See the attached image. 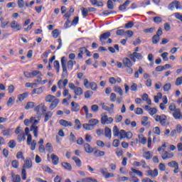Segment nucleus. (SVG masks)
<instances>
[{
  "label": "nucleus",
  "mask_w": 182,
  "mask_h": 182,
  "mask_svg": "<svg viewBox=\"0 0 182 182\" xmlns=\"http://www.w3.org/2000/svg\"><path fill=\"white\" fill-rule=\"evenodd\" d=\"M36 103L33 102H27L26 105L25 106L26 110H30V109H33L36 106Z\"/></svg>",
  "instance_id": "c756f323"
},
{
  "label": "nucleus",
  "mask_w": 182,
  "mask_h": 182,
  "mask_svg": "<svg viewBox=\"0 0 182 182\" xmlns=\"http://www.w3.org/2000/svg\"><path fill=\"white\" fill-rule=\"evenodd\" d=\"M59 105V99L55 98L50 105L49 109L50 110H53L55 107Z\"/></svg>",
  "instance_id": "6ab92c4d"
},
{
  "label": "nucleus",
  "mask_w": 182,
  "mask_h": 182,
  "mask_svg": "<svg viewBox=\"0 0 182 182\" xmlns=\"http://www.w3.org/2000/svg\"><path fill=\"white\" fill-rule=\"evenodd\" d=\"M176 86H181L182 85V76L178 77L176 78V80L175 82Z\"/></svg>",
  "instance_id": "5fc2aeb1"
},
{
  "label": "nucleus",
  "mask_w": 182,
  "mask_h": 182,
  "mask_svg": "<svg viewBox=\"0 0 182 182\" xmlns=\"http://www.w3.org/2000/svg\"><path fill=\"white\" fill-rule=\"evenodd\" d=\"M42 168H43V170L46 173H53V171H52V170L50 169V168H49V166H42Z\"/></svg>",
  "instance_id": "bf43d9fd"
},
{
  "label": "nucleus",
  "mask_w": 182,
  "mask_h": 182,
  "mask_svg": "<svg viewBox=\"0 0 182 182\" xmlns=\"http://www.w3.org/2000/svg\"><path fill=\"white\" fill-rule=\"evenodd\" d=\"M113 134L115 137H117V136H119V134L120 132H119V127H117V126H114L113 129Z\"/></svg>",
  "instance_id": "49530a36"
},
{
  "label": "nucleus",
  "mask_w": 182,
  "mask_h": 182,
  "mask_svg": "<svg viewBox=\"0 0 182 182\" xmlns=\"http://www.w3.org/2000/svg\"><path fill=\"white\" fill-rule=\"evenodd\" d=\"M144 157L146 160H150V159H151V153H150V151L144 152Z\"/></svg>",
  "instance_id": "603ef678"
},
{
  "label": "nucleus",
  "mask_w": 182,
  "mask_h": 182,
  "mask_svg": "<svg viewBox=\"0 0 182 182\" xmlns=\"http://www.w3.org/2000/svg\"><path fill=\"white\" fill-rule=\"evenodd\" d=\"M32 77H41L42 76V73L38 70H33L31 71Z\"/></svg>",
  "instance_id": "7c9ffc66"
},
{
  "label": "nucleus",
  "mask_w": 182,
  "mask_h": 182,
  "mask_svg": "<svg viewBox=\"0 0 182 182\" xmlns=\"http://www.w3.org/2000/svg\"><path fill=\"white\" fill-rule=\"evenodd\" d=\"M154 119L156 122H160L161 126H166L167 124V117L164 114L156 115Z\"/></svg>",
  "instance_id": "20e7f679"
},
{
  "label": "nucleus",
  "mask_w": 182,
  "mask_h": 182,
  "mask_svg": "<svg viewBox=\"0 0 182 182\" xmlns=\"http://www.w3.org/2000/svg\"><path fill=\"white\" fill-rule=\"evenodd\" d=\"M28 96V92H25L19 95L18 97V99L20 102H22V100H25V99H26Z\"/></svg>",
  "instance_id": "ea45409f"
},
{
  "label": "nucleus",
  "mask_w": 182,
  "mask_h": 182,
  "mask_svg": "<svg viewBox=\"0 0 182 182\" xmlns=\"http://www.w3.org/2000/svg\"><path fill=\"white\" fill-rule=\"evenodd\" d=\"M161 157L163 160H167V159H173L174 154L173 153H169L168 151H164L161 154Z\"/></svg>",
  "instance_id": "9d476101"
},
{
  "label": "nucleus",
  "mask_w": 182,
  "mask_h": 182,
  "mask_svg": "<svg viewBox=\"0 0 182 182\" xmlns=\"http://www.w3.org/2000/svg\"><path fill=\"white\" fill-rule=\"evenodd\" d=\"M14 102H15V97H9L7 101V106H12V105H14Z\"/></svg>",
  "instance_id": "4d7b16f0"
},
{
  "label": "nucleus",
  "mask_w": 182,
  "mask_h": 182,
  "mask_svg": "<svg viewBox=\"0 0 182 182\" xmlns=\"http://www.w3.org/2000/svg\"><path fill=\"white\" fill-rule=\"evenodd\" d=\"M38 123H39V119H36L33 117H31L30 119H24L25 126H29V124H31V132H33V134L34 137H36V139H38V136L39 134V128L37 126Z\"/></svg>",
  "instance_id": "f257e3e1"
},
{
  "label": "nucleus",
  "mask_w": 182,
  "mask_h": 182,
  "mask_svg": "<svg viewBox=\"0 0 182 182\" xmlns=\"http://www.w3.org/2000/svg\"><path fill=\"white\" fill-rule=\"evenodd\" d=\"M138 139H139V143H141V144H143V146H144V144L147 143V138L144 137V135L143 134H139Z\"/></svg>",
  "instance_id": "f3484780"
},
{
  "label": "nucleus",
  "mask_w": 182,
  "mask_h": 182,
  "mask_svg": "<svg viewBox=\"0 0 182 182\" xmlns=\"http://www.w3.org/2000/svg\"><path fill=\"white\" fill-rule=\"evenodd\" d=\"M43 93V88L42 87L35 88L32 91V95H42Z\"/></svg>",
  "instance_id": "393cba45"
},
{
  "label": "nucleus",
  "mask_w": 182,
  "mask_h": 182,
  "mask_svg": "<svg viewBox=\"0 0 182 182\" xmlns=\"http://www.w3.org/2000/svg\"><path fill=\"white\" fill-rule=\"evenodd\" d=\"M112 33H110V32H106L102 34H101L100 37V41L102 43V45H106V41L107 39H109V38H110Z\"/></svg>",
  "instance_id": "6e6552de"
},
{
  "label": "nucleus",
  "mask_w": 182,
  "mask_h": 182,
  "mask_svg": "<svg viewBox=\"0 0 182 182\" xmlns=\"http://www.w3.org/2000/svg\"><path fill=\"white\" fill-rule=\"evenodd\" d=\"M141 100H144V102H146L147 105H151V100L149 99V95L147 93H144L141 96Z\"/></svg>",
  "instance_id": "5701e85b"
},
{
  "label": "nucleus",
  "mask_w": 182,
  "mask_h": 182,
  "mask_svg": "<svg viewBox=\"0 0 182 182\" xmlns=\"http://www.w3.org/2000/svg\"><path fill=\"white\" fill-rule=\"evenodd\" d=\"M62 166L63 168H65V170H68V171H70L72 170V165H70V164L68 162H63Z\"/></svg>",
  "instance_id": "473e14b6"
},
{
  "label": "nucleus",
  "mask_w": 182,
  "mask_h": 182,
  "mask_svg": "<svg viewBox=\"0 0 182 182\" xmlns=\"http://www.w3.org/2000/svg\"><path fill=\"white\" fill-rule=\"evenodd\" d=\"M53 114L52 112H48L46 113L44 122L46 123L50 119L52 118Z\"/></svg>",
  "instance_id": "37998d69"
},
{
  "label": "nucleus",
  "mask_w": 182,
  "mask_h": 182,
  "mask_svg": "<svg viewBox=\"0 0 182 182\" xmlns=\"http://www.w3.org/2000/svg\"><path fill=\"white\" fill-rule=\"evenodd\" d=\"M13 132H14V129L9 128V129H3L1 133L3 136H11Z\"/></svg>",
  "instance_id": "aec40b11"
},
{
  "label": "nucleus",
  "mask_w": 182,
  "mask_h": 182,
  "mask_svg": "<svg viewBox=\"0 0 182 182\" xmlns=\"http://www.w3.org/2000/svg\"><path fill=\"white\" fill-rule=\"evenodd\" d=\"M123 120V116L120 115V114H117L115 116V122L116 123H120V122H122Z\"/></svg>",
  "instance_id": "052dcab7"
},
{
  "label": "nucleus",
  "mask_w": 182,
  "mask_h": 182,
  "mask_svg": "<svg viewBox=\"0 0 182 182\" xmlns=\"http://www.w3.org/2000/svg\"><path fill=\"white\" fill-rule=\"evenodd\" d=\"M36 144H37L36 140H33L30 144L31 150L32 151L35 150V149H36Z\"/></svg>",
  "instance_id": "0e129e2a"
},
{
  "label": "nucleus",
  "mask_w": 182,
  "mask_h": 182,
  "mask_svg": "<svg viewBox=\"0 0 182 182\" xmlns=\"http://www.w3.org/2000/svg\"><path fill=\"white\" fill-rule=\"evenodd\" d=\"M55 99H56L55 96L49 95L46 97V102H47L48 103H52L53 102V100Z\"/></svg>",
  "instance_id": "4c0bfd02"
},
{
  "label": "nucleus",
  "mask_w": 182,
  "mask_h": 182,
  "mask_svg": "<svg viewBox=\"0 0 182 182\" xmlns=\"http://www.w3.org/2000/svg\"><path fill=\"white\" fill-rule=\"evenodd\" d=\"M75 130H80V129H82V123L80 122V120H79V119H76L75 120Z\"/></svg>",
  "instance_id": "4be33fe9"
},
{
  "label": "nucleus",
  "mask_w": 182,
  "mask_h": 182,
  "mask_svg": "<svg viewBox=\"0 0 182 182\" xmlns=\"http://www.w3.org/2000/svg\"><path fill=\"white\" fill-rule=\"evenodd\" d=\"M63 96L64 97H68V100L72 99V95H70V93H69V90H68V89H66V88L64 89V91H63Z\"/></svg>",
  "instance_id": "58836bf2"
},
{
  "label": "nucleus",
  "mask_w": 182,
  "mask_h": 182,
  "mask_svg": "<svg viewBox=\"0 0 182 182\" xmlns=\"http://www.w3.org/2000/svg\"><path fill=\"white\" fill-rule=\"evenodd\" d=\"M168 166L172 168H177L178 167V163H177L176 161H172L168 163Z\"/></svg>",
  "instance_id": "c9c22d12"
},
{
  "label": "nucleus",
  "mask_w": 182,
  "mask_h": 182,
  "mask_svg": "<svg viewBox=\"0 0 182 182\" xmlns=\"http://www.w3.org/2000/svg\"><path fill=\"white\" fill-rule=\"evenodd\" d=\"M26 139L25 133L23 132H21L17 137V140L19 141V143H21V141H25Z\"/></svg>",
  "instance_id": "2f4dec72"
},
{
  "label": "nucleus",
  "mask_w": 182,
  "mask_h": 182,
  "mask_svg": "<svg viewBox=\"0 0 182 182\" xmlns=\"http://www.w3.org/2000/svg\"><path fill=\"white\" fill-rule=\"evenodd\" d=\"M80 110V106L75 102H71V111L72 112H79Z\"/></svg>",
  "instance_id": "4468645a"
},
{
  "label": "nucleus",
  "mask_w": 182,
  "mask_h": 182,
  "mask_svg": "<svg viewBox=\"0 0 182 182\" xmlns=\"http://www.w3.org/2000/svg\"><path fill=\"white\" fill-rule=\"evenodd\" d=\"M67 68L68 70H72L73 69V60H69L67 63Z\"/></svg>",
  "instance_id": "69168bd1"
},
{
  "label": "nucleus",
  "mask_w": 182,
  "mask_h": 182,
  "mask_svg": "<svg viewBox=\"0 0 182 182\" xmlns=\"http://www.w3.org/2000/svg\"><path fill=\"white\" fill-rule=\"evenodd\" d=\"M146 173L147 176H149L150 177H157V176H159V170H157V168L154 169V171L149 169Z\"/></svg>",
  "instance_id": "f8f14e48"
},
{
  "label": "nucleus",
  "mask_w": 182,
  "mask_h": 182,
  "mask_svg": "<svg viewBox=\"0 0 182 182\" xmlns=\"http://www.w3.org/2000/svg\"><path fill=\"white\" fill-rule=\"evenodd\" d=\"M82 182H97V180H96L95 178H84L82 179Z\"/></svg>",
  "instance_id": "a18cd8bd"
},
{
  "label": "nucleus",
  "mask_w": 182,
  "mask_h": 182,
  "mask_svg": "<svg viewBox=\"0 0 182 182\" xmlns=\"http://www.w3.org/2000/svg\"><path fill=\"white\" fill-rule=\"evenodd\" d=\"M59 123L63 127H72V126H73V123H72V122H68L65 119H60Z\"/></svg>",
  "instance_id": "9b49d317"
},
{
  "label": "nucleus",
  "mask_w": 182,
  "mask_h": 182,
  "mask_svg": "<svg viewBox=\"0 0 182 182\" xmlns=\"http://www.w3.org/2000/svg\"><path fill=\"white\" fill-rule=\"evenodd\" d=\"M129 58L132 59V60H133V62L136 63V59L138 60H142L144 57L142 53L134 52L130 54Z\"/></svg>",
  "instance_id": "0eeeda50"
},
{
  "label": "nucleus",
  "mask_w": 182,
  "mask_h": 182,
  "mask_svg": "<svg viewBox=\"0 0 182 182\" xmlns=\"http://www.w3.org/2000/svg\"><path fill=\"white\" fill-rule=\"evenodd\" d=\"M74 93L75 96H82L83 95V90L80 87H76L75 90H74Z\"/></svg>",
  "instance_id": "b1692460"
},
{
  "label": "nucleus",
  "mask_w": 182,
  "mask_h": 182,
  "mask_svg": "<svg viewBox=\"0 0 182 182\" xmlns=\"http://www.w3.org/2000/svg\"><path fill=\"white\" fill-rule=\"evenodd\" d=\"M119 135L120 136V139L122 140V139H126V131L121 130Z\"/></svg>",
  "instance_id": "774afa93"
},
{
  "label": "nucleus",
  "mask_w": 182,
  "mask_h": 182,
  "mask_svg": "<svg viewBox=\"0 0 182 182\" xmlns=\"http://www.w3.org/2000/svg\"><path fill=\"white\" fill-rule=\"evenodd\" d=\"M8 146L10 149H14V147L16 146V142L14 140H11L9 143H8Z\"/></svg>",
  "instance_id": "13d9d810"
},
{
  "label": "nucleus",
  "mask_w": 182,
  "mask_h": 182,
  "mask_svg": "<svg viewBox=\"0 0 182 182\" xmlns=\"http://www.w3.org/2000/svg\"><path fill=\"white\" fill-rule=\"evenodd\" d=\"M53 66L55 70L57 71V73H59V70L60 69V65L59 64V62L58 60L54 61Z\"/></svg>",
  "instance_id": "c03bdc74"
},
{
  "label": "nucleus",
  "mask_w": 182,
  "mask_h": 182,
  "mask_svg": "<svg viewBox=\"0 0 182 182\" xmlns=\"http://www.w3.org/2000/svg\"><path fill=\"white\" fill-rule=\"evenodd\" d=\"M105 137H107V139H112V129H110V128L105 127Z\"/></svg>",
  "instance_id": "a878e982"
},
{
  "label": "nucleus",
  "mask_w": 182,
  "mask_h": 182,
  "mask_svg": "<svg viewBox=\"0 0 182 182\" xmlns=\"http://www.w3.org/2000/svg\"><path fill=\"white\" fill-rule=\"evenodd\" d=\"M123 64L127 67V68H132L133 66V63H132V60L129 59L128 58H125L122 60Z\"/></svg>",
  "instance_id": "a211bd4d"
},
{
  "label": "nucleus",
  "mask_w": 182,
  "mask_h": 182,
  "mask_svg": "<svg viewBox=\"0 0 182 182\" xmlns=\"http://www.w3.org/2000/svg\"><path fill=\"white\" fill-rule=\"evenodd\" d=\"M92 95H93V92L90 90H87L84 93V96L85 99H90Z\"/></svg>",
  "instance_id": "09e8293b"
},
{
  "label": "nucleus",
  "mask_w": 182,
  "mask_h": 182,
  "mask_svg": "<svg viewBox=\"0 0 182 182\" xmlns=\"http://www.w3.org/2000/svg\"><path fill=\"white\" fill-rule=\"evenodd\" d=\"M33 164H32V159L31 158L27 157L24 160V164L23 165V169L24 170H31V168L33 167Z\"/></svg>",
  "instance_id": "423d86ee"
},
{
  "label": "nucleus",
  "mask_w": 182,
  "mask_h": 182,
  "mask_svg": "<svg viewBox=\"0 0 182 182\" xmlns=\"http://www.w3.org/2000/svg\"><path fill=\"white\" fill-rule=\"evenodd\" d=\"M73 160L75 161L77 167H82V161L77 156H73Z\"/></svg>",
  "instance_id": "cd10ccee"
},
{
  "label": "nucleus",
  "mask_w": 182,
  "mask_h": 182,
  "mask_svg": "<svg viewBox=\"0 0 182 182\" xmlns=\"http://www.w3.org/2000/svg\"><path fill=\"white\" fill-rule=\"evenodd\" d=\"M174 8H176V9H182V6L180 1L175 0L168 5V9L169 11H174Z\"/></svg>",
  "instance_id": "7ed1b4c3"
},
{
  "label": "nucleus",
  "mask_w": 182,
  "mask_h": 182,
  "mask_svg": "<svg viewBox=\"0 0 182 182\" xmlns=\"http://www.w3.org/2000/svg\"><path fill=\"white\" fill-rule=\"evenodd\" d=\"M95 154H96V157H103L105 153L103 151H95Z\"/></svg>",
  "instance_id": "864d4df0"
},
{
  "label": "nucleus",
  "mask_w": 182,
  "mask_h": 182,
  "mask_svg": "<svg viewBox=\"0 0 182 182\" xmlns=\"http://www.w3.org/2000/svg\"><path fill=\"white\" fill-rule=\"evenodd\" d=\"M113 117H108L106 114H102L101 117V123L102 124H112V122H114Z\"/></svg>",
  "instance_id": "39448f33"
},
{
  "label": "nucleus",
  "mask_w": 182,
  "mask_h": 182,
  "mask_svg": "<svg viewBox=\"0 0 182 182\" xmlns=\"http://www.w3.org/2000/svg\"><path fill=\"white\" fill-rule=\"evenodd\" d=\"M11 178L13 182H21V176L15 175L14 173H11Z\"/></svg>",
  "instance_id": "c85d7f7f"
},
{
  "label": "nucleus",
  "mask_w": 182,
  "mask_h": 182,
  "mask_svg": "<svg viewBox=\"0 0 182 182\" xmlns=\"http://www.w3.org/2000/svg\"><path fill=\"white\" fill-rule=\"evenodd\" d=\"M137 85L135 82H132L131 85L132 92H137Z\"/></svg>",
  "instance_id": "338daca9"
},
{
  "label": "nucleus",
  "mask_w": 182,
  "mask_h": 182,
  "mask_svg": "<svg viewBox=\"0 0 182 182\" xmlns=\"http://www.w3.org/2000/svg\"><path fill=\"white\" fill-rule=\"evenodd\" d=\"M153 133H154V134H156L157 136H160V128L159 127H155L153 129Z\"/></svg>",
  "instance_id": "e2e57ef3"
},
{
  "label": "nucleus",
  "mask_w": 182,
  "mask_h": 182,
  "mask_svg": "<svg viewBox=\"0 0 182 182\" xmlns=\"http://www.w3.org/2000/svg\"><path fill=\"white\" fill-rule=\"evenodd\" d=\"M84 149L86 151V153H87L88 154H90L92 153H93L94 149L92 146H90V144L85 143L84 144Z\"/></svg>",
  "instance_id": "dca6fc26"
},
{
  "label": "nucleus",
  "mask_w": 182,
  "mask_h": 182,
  "mask_svg": "<svg viewBox=\"0 0 182 182\" xmlns=\"http://www.w3.org/2000/svg\"><path fill=\"white\" fill-rule=\"evenodd\" d=\"M61 65L63 68V72L66 73V72H68V69L66 68V57H63L61 58Z\"/></svg>",
  "instance_id": "412c9836"
},
{
  "label": "nucleus",
  "mask_w": 182,
  "mask_h": 182,
  "mask_svg": "<svg viewBox=\"0 0 182 182\" xmlns=\"http://www.w3.org/2000/svg\"><path fill=\"white\" fill-rule=\"evenodd\" d=\"M181 110H180V109L175 110V112L172 113L173 117H174V119H176V120L181 119Z\"/></svg>",
  "instance_id": "2eb2a0df"
},
{
  "label": "nucleus",
  "mask_w": 182,
  "mask_h": 182,
  "mask_svg": "<svg viewBox=\"0 0 182 182\" xmlns=\"http://www.w3.org/2000/svg\"><path fill=\"white\" fill-rule=\"evenodd\" d=\"M51 159L54 166H57L59 164V157H58L55 154H51Z\"/></svg>",
  "instance_id": "bb28decb"
},
{
  "label": "nucleus",
  "mask_w": 182,
  "mask_h": 182,
  "mask_svg": "<svg viewBox=\"0 0 182 182\" xmlns=\"http://www.w3.org/2000/svg\"><path fill=\"white\" fill-rule=\"evenodd\" d=\"M92 5H97L98 6H103L102 2H97V0H90Z\"/></svg>",
  "instance_id": "680f3d73"
},
{
  "label": "nucleus",
  "mask_w": 182,
  "mask_h": 182,
  "mask_svg": "<svg viewBox=\"0 0 182 182\" xmlns=\"http://www.w3.org/2000/svg\"><path fill=\"white\" fill-rule=\"evenodd\" d=\"M82 127L83 129H85V130H92L93 129L92 126L90 123L83 124Z\"/></svg>",
  "instance_id": "3c124183"
},
{
  "label": "nucleus",
  "mask_w": 182,
  "mask_h": 182,
  "mask_svg": "<svg viewBox=\"0 0 182 182\" xmlns=\"http://www.w3.org/2000/svg\"><path fill=\"white\" fill-rule=\"evenodd\" d=\"M141 124H143V126H150V122H149V117H143L141 119Z\"/></svg>",
  "instance_id": "f704fd0d"
},
{
  "label": "nucleus",
  "mask_w": 182,
  "mask_h": 182,
  "mask_svg": "<svg viewBox=\"0 0 182 182\" xmlns=\"http://www.w3.org/2000/svg\"><path fill=\"white\" fill-rule=\"evenodd\" d=\"M80 9L82 16H84V18H86V16H87V14H89V9L84 7H82Z\"/></svg>",
  "instance_id": "79ce46f5"
},
{
  "label": "nucleus",
  "mask_w": 182,
  "mask_h": 182,
  "mask_svg": "<svg viewBox=\"0 0 182 182\" xmlns=\"http://www.w3.org/2000/svg\"><path fill=\"white\" fill-rule=\"evenodd\" d=\"M114 92L118 93L119 96H123V90L120 86H115L114 87Z\"/></svg>",
  "instance_id": "e433bc0d"
},
{
  "label": "nucleus",
  "mask_w": 182,
  "mask_h": 182,
  "mask_svg": "<svg viewBox=\"0 0 182 182\" xmlns=\"http://www.w3.org/2000/svg\"><path fill=\"white\" fill-rule=\"evenodd\" d=\"M130 0H127L122 5H120L119 6V10L126 12V9H127V6L130 5Z\"/></svg>",
  "instance_id": "ddd939ff"
},
{
  "label": "nucleus",
  "mask_w": 182,
  "mask_h": 182,
  "mask_svg": "<svg viewBox=\"0 0 182 182\" xmlns=\"http://www.w3.org/2000/svg\"><path fill=\"white\" fill-rule=\"evenodd\" d=\"M10 26L14 31H21L22 29V26L19 24L16 21H13L10 23Z\"/></svg>",
  "instance_id": "1a4fd4ad"
},
{
  "label": "nucleus",
  "mask_w": 182,
  "mask_h": 182,
  "mask_svg": "<svg viewBox=\"0 0 182 182\" xmlns=\"http://www.w3.org/2000/svg\"><path fill=\"white\" fill-rule=\"evenodd\" d=\"M46 150L48 151V153H52V151H53V146H52V144L47 143L46 144Z\"/></svg>",
  "instance_id": "a19ab883"
},
{
  "label": "nucleus",
  "mask_w": 182,
  "mask_h": 182,
  "mask_svg": "<svg viewBox=\"0 0 182 182\" xmlns=\"http://www.w3.org/2000/svg\"><path fill=\"white\" fill-rule=\"evenodd\" d=\"M160 41V37L159 36H154L152 37V43L156 45L157 43H159V41Z\"/></svg>",
  "instance_id": "8fccbe9b"
},
{
  "label": "nucleus",
  "mask_w": 182,
  "mask_h": 182,
  "mask_svg": "<svg viewBox=\"0 0 182 182\" xmlns=\"http://www.w3.org/2000/svg\"><path fill=\"white\" fill-rule=\"evenodd\" d=\"M89 124L92 126V129H94L97 124H99V120L96 119H91L89 120Z\"/></svg>",
  "instance_id": "72a5a7b5"
},
{
  "label": "nucleus",
  "mask_w": 182,
  "mask_h": 182,
  "mask_svg": "<svg viewBox=\"0 0 182 182\" xmlns=\"http://www.w3.org/2000/svg\"><path fill=\"white\" fill-rule=\"evenodd\" d=\"M156 113H157V108H156V107L150 108L149 114L151 116H154V114H156Z\"/></svg>",
  "instance_id": "6e6d98bb"
},
{
  "label": "nucleus",
  "mask_w": 182,
  "mask_h": 182,
  "mask_svg": "<svg viewBox=\"0 0 182 182\" xmlns=\"http://www.w3.org/2000/svg\"><path fill=\"white\" fill-rule=\"evenodd\" d=\"M84 86L86 89H91L94 92L97 90V84L95 82H89L87 78L84 79Z\"/></svg>",
  "instance_id": "f03ea898"
},
{
  "label": "nucleus",
  "mask_w": 182,
  "mask_h": 182,
  "mask_svg": "<svg viewBox=\"0 0 182 182\" xmlns=\"http://www.w3.org/2000/svg\"><path fill=\"white\" fill-rule=\"evenodd\" d=\"M170 89H171V83L168 82L164 85V92H169Z\"/></svg>",
  "instance_id": "de8ad7c7"
}]
</instances>
